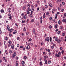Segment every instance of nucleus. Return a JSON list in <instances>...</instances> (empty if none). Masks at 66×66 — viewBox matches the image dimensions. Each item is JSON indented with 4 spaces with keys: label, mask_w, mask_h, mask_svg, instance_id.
I'll list each match as a JSON object with an SVG mask.
<instances>
[{
    "label": "nucleus",
    "mask_w": 66,
    "mask_h": 66,
    "mask_svg": "<svg viewBox=\"0 0 66 66\" xmlns=\"http://www.w3.org/2000/svg\"><path fill=\"white\" fill-rule=\"evenodd\" d=\"M27 6L28 7V10L27 11H30L31 10V9H30V4H28L27 5Z\"/></svg>",
    "instance_id": "1"
},
{
    "label": "nucleus",
    "mask_w": 66,
    "mask_h": 66,
    "mask_svg": "<svg viewBox=\"0 0 66 66\" xmlns=\"http://www.w3.org/2000/svg\"><path fill=\"white\" fill-rule=\"evenodd\" d=\"M30 48V46L29 45H28L27 47L26 48V49H29Z\"/></svg>",
    "instance_id": "2"
},
{
    "label": "nucleus",
    "mask_w": 66,
    "mask_h": 66,
    "mask_svg": "<svg viewBox=\"0 0 66 66\" xmlns=\"http://www.w3.org/2000/svg\"><path fill=\"white\" fill-rule=\"evenodd\" d=\"M55 56L56 57H60V55L59 54H58L57 53H56L55 54Z\"/></svg>",
    "instance_id": "3"
},
{
    "label": "nucleus",
    "mask_w": 66,
    "mask_h": 66,
    "mask_svg": "<svg viewBox=\"0 0 66 66\" xmlns=\"http://www.w3.org/2000/svg\"><path fill=\"white\" fill-rule=\"evenodd\" d=\"M46 39L47 42H49V41L50 40V39L48 37H47L46 38Z\"/></svg>",
    "instance_id": "4"
},
{
    "label": "nucleus",
    "mask_w": 66,
    "mask_h": 66,
    "mask_svg": "<svg viewBox=\"0 0 66 66\" xmlns=\"http://www.w3.org/2000/svg\"><path fill=\"white\" fill-rule=\"evenodd\" d=\"M11 48L12 49H14V45H11Z\"/></svg>",
    "instance_id": "5"
},
{
    "label": "nucleus",
    "mask_w": 66,
    "mask_h": 66,
    "mask_svg": "<svg viewBox=\"0 0 66 66\" xmlns=\"http://www.w3.org/2000/svg\"><path fill=\"white\" fill-rule=\"evenodd\" d=\"M57 42H58V43H60L61 42V40H60V39H58L57 40Z\"/></svg>",
    "instance_id": "6"
},
{
    "label": "nucleus",
    "mask_w": 66,
    "mask_h": 66,
    "mask_svg": "<svg viewBox=\"0 0 66 66\" xmlns=\"http://www.w3.org/2000/svg\"><path fill=\"white\" fill-rule=\"evenodd\" d=\"M22 65H24V64L25 63V62H24V61H23L22 62Z\"/></svg>",
    "instance_id": "7"
},
{
    "label": "nucleus",
    "mask_w": 66,
    "mask_h": 66,
    "mask_svg": "<svg viewBox=\"0 0 66 66\" xmlns=\"http://www.w3.org/2000/svg\"><path fill=\"white\" fill-rule=\"evenodd\" d=\"M16 33H17V31L16 30H15L13 32V34H15Z\"/></svg>",
    "instance_id": "8"
},
{
    "label": "nucleus",
    "mask_w": 66,
    "mask_h": 66,
    "mask_svg": "<svg viewBox=\"0 0 66 66\" xmlns=\"http://www.w3.org/2000/svg\"><path fill=\"white\" fill-rule=\"evenodd\" d=\"M1 12L2 13H4V10L3 9H2L1 10Z\"/></svg>",
    "instance_id": "9"
},
{
    "label": "nucleus",
    "mask_w": 66,
    "mask_h": 66,
    "mask_svg": "<svg viewBox=\"0 0 66 66\" xmlns=\"http://www.w3.org/2000/svg\"><path fill=\"white\" fill-rule=\"evenodd\" d=\"M42 64H43V62H42V61H41L40 62V64H39L40 65V66H42Z\"/></svg>",
    "instance_id": "10"
},
{
    "label": "nucleus",
    "mask_w": 66,
    "mask_h": 66,
    "mask_svg": "<svg viewBox=\"0 0 66 66\" xmlns=\"http://www.w3.org/2000/svg\"><path fill=\"white\" fill-rule=\"evenodd\" d=\"M30 11L31 12H33V11H34V9H30Z\"/></svg>",
    "instance_id": "11"
},
{
    "label": "nucleus",
    "mask_w": 66,
    "mask_h": 66,
    "mask_svg": "<svg viewBox=\"0 0 66 66\" xmlns=\"http://www.w3.org/2000/svg\"><path fill=\"white\" fill-rule=\"evenodd\" d=\"M13 55L14 56H15L16 55V52H14L13 54Z\"/></svg>",
    "instance_id": "12"
},
{
    "label": "nucleus",
    "mask_w": 66,
    "mask_h": 66,
    "mask_svg": "<svg viewBox=\"0 0 66 66\" xmlns=\"http://www.w3.org/2000/svg\"><path fill=\"white\" fill-rule=\"evenodd\" d=\"M26 17L27 16H26V15H24L23 16V18L24 19H27Z\"/></svg>",
    "instance_id": "13"
},
{
    "label": "nucleus",
    "mask_w": 66,
    "mask_h": 66,
    "mask_svg": "<svg viewBox=\"0 0 66 66\" xmlns=\"http://www.w3.org/2000/svg\"><path fill=\"white\" fill-rule=\"evenodd\" d=\"M5 40H7V39H8V38H7V37H6L5 38Z\"/></svg>",
    "instance_id": "14"
},
{
    "label": "nucleus",
    "mask_w": 66,
    "mask_h": 66,
    "mask_svg": "<svg viewBox=\"0 0 66 66\" xmlns=\"http://www.w3.org/2000/svg\"><path fill=\"white\" fill-rule=\"evenodd\" d=\"M55 18L56 19L57 18V15L56 14H55Z\"/></svg>",
    "instance_id": "15"
},
{
    "label": "nucleus",
    "mask_w": 66,
    "mask_h": 66,
    "mask_svg": "<svg viewBox=\"0 0 66 66\" xmlns=\"http://www.w3.org/2000/svg\"><path fill=\"white\" fill-rule=\"evenodd\" d=\"M27 14H30V12L29 11H27Z\"/></svg>",
    "instance_id": "16"
},
{
    "label": "nucleus",
    "mask_w": 66,
    "mask_h": 66,
    "mask_svg": "<svg viewBox=\"0 0 66 66\" xmlns=\"http://www.w3.org/2000/svg\"><path fill=\"white\" fill-rule=\"evenodd\" d=\"M12 16H11L9 17V19H10L11 20L12 19Z\"/></svg>",
    "instance_id": "17"
},
{
    "label": "nucleus",
    "mask_w": 66,
    "mask_h": 66,
    "mask_svg": "<svg viewBox=\"0 0 66 66\" xmlns=\"http://www.w3.org/2000/svg\"><path fill=\"white\" fill-rule=\"evenodd\" d=\"M49 6L50 7H52V4H49Z\"/></svg>",
    "instance_id": "18"
},
{
    "label": "nucleus",
    "mask_w": 66,
    "mask_h": 66,
    "mask_svg": "<svg viewBox=\"0 0 66 66\" xmlns=\"http://www.w3.org/2000/svg\"><path fill=\"white\" fill-rule=\"evenodd\" d=\"M8 43H9V44H12V42L11 41L9 40V41Z\"/></svg>",
    "instance_id": "19"
},
{
    "label": "nucleus",
    "mask_w": 66,
    "mask_h": 66,
    "mask_svg": "<svg viewBox=\"0 0 66 66\" xmlns=\"http://www.w3.org/2000/svg\"><path fill=\"white\" fill-rule=\"evenodd\" d=\"M31 41H32V39L31 38L29 40H28V42H31Z\"/></svg>",
    "instance_id": "20"
},
{
    "label": "nucleus",
    "mask_w": 66,
    "mask_h": 66,
    "mask_svg": "<svg viewBox=\"0 0 66 66\" xmlns=\"http://www.w3.org/2000/svg\"><path fill=\"white\" fill-rule=\"evenodd\" d=\"M50 42H51L52 41V38H51V37H50Z\"/></svg>",
    "instance_id": "21"
},
{
    "label": "nucleus",
    "mask_w": 66,
    "mask_h": 66,
    "mask_svg": "<svg viewBox=\"0 0 66 66\" xmlns=\"http://www.w3.org/2000/svg\"><path fill=\"white\" fill-rule=\"evenodd\" d=\"M55 41H57V37H56L55 38Z\"/></svg>",
    "instance_id": "22"
},
{
    "label": "nucleus",
    "mask_w": 66,
    "mask_h": 66,
    "mask_svg": "<svg viewBox=\"0 0 66 66\" xmlns=\"http://www.w3.org/2000/svg\"><path fill=\"white\" fill-rule=\"evenodd\" d=\"M25 21H26L25 20H22V23H24V22H25Z\"/></svg>",
    "instance_id": "23"
},
{
    "label": "nucleus",
    "mask_w": 66,
    "mask_h": 66,
    "mask_svg": "<svg viewBox=\"0 0 66 66\" xmlns=\"http://www.w3.org/2000/svg\"><path fill=\"white\" fill-rule=\"evenodd\" d=\"M57 24H56V25H55V28H57Z\"/></svg>",
    "instance_id": "24"
},
{
    "label": "nucleus",
    "mask_w": 66,
    "mask_h": 66,
    "mask_svg": "<svg viewBox=\"0 0 66 66\" xmlns=\"http://www.w3.org/2000/svg\"><path fill=\"white\" fill-rule=\"evenodd\" d=\"M57 33L58 34H60V33H61V31H59Z\"/></svg>",
    "instance_id": "25"
},
{
    "label": "nucleus",
    "mask_w": 66,
    "mask_h": 66,
    "mask_svg": "<svg viewBox=\"0 0 66 66\" xmlns=\"http://www.w3.org/2000/svg\"><path fill=\"white\" fill-rule=\"evenodd\" d=\"M51 49H53L54 48V46H51Z\"/></svg>",
    "instance_id": "26"
},
{
    "label": "nucleus",
    "mask_w": 66,
    "mask_h": 66,
    "mask_svg": "<svg viewBox=\"0 0 66 66\" xmlns=\"http://www.w3.org/2000/svg\"><path fill=\"white\" fill-rule=\"evenodd\" d=\"M32 31L34 33H35V29H33Z\"/></svg>",
    "instance_id": "27"
},
{
    "label": "nucleus",
    "mask_w": 66,
    "mask_h": 66,
    "mask_svg": "<svg viewBox=\"0 0 66 66\" xmlns=\"http://www.w3.org/2000/svg\"><path fill=\"white\" fill-rule=\"evenodd\" d=\"M49 28L50 29H51L52 28V26H51V25H50L49 27Z\"/></svg>",
    "instance_id": "28"
},
{
    "label": "nucleus",
    "mask_w": 66,
    "mask_h": 66,
    "mask_svg": "<svg viewBox=\"0 0 66 66\" xmlns=\"http://www.w3.org/2000/svg\"><path fill=\"white\" fill-rule=\"evenodd\" d=\"M10 27L7 28V30L9 31H10Z\"/></svg>",
    "instance_id": "29"
},
{
    "label": "nucleus",
    "mask_w": 66,
    "mask_h": 66,
    "mask_svg": "<svg viewBox=\"0 0 66 66\" xmlns=\"http://www.w3.org/2000/svg\"><path fill=\"white\" fill-rule=\"evenodd\" d=\"M30 17H32L33 16L32 14H30Z\"/></svg>",
    "instance_id": "30"
},
{
    "label": "nucleus",
    "mask_w": 66,
    "mask_h": 66,
    "mask_svg": "<svg viewBox=\"0 0 66 66\" xmlns=\"http://www.w3.org/2000/svg\"><path fill=\"white\" fill-rule=\"evenodd\" d=\"M49 12H47L46 13V15H49Z\"/></svg>",
    "instance_id": "31"
},
{
    "label": "nucleus",
    "mask_w": 66,
    "mask_h": 66,
    "mask_svg": "<svg viewBox=\"0 0 66 66\" xmlns=\"http://www.w3.org/2000/svg\"><path fill=\"white\" fill-rule=\"evenodd\" d=\"M62 49H63V48L62 47H60V50H62Z\"/></svg>",
    "instance_id": "32"
},
{
    "label": "nucleus",
    "mask_w": 66,
    "mask_h": 66,
    "mask_svg": "<svg viewBox=\"0 0 66 66\" xmlns=\"http://www.w3.org/2000/svg\"><path fill=\"white\" fill-rule=\"evenodd\" d=\"M58 23L59 24H61V21L60 20H59V21Z\"/></svg>",
    "instance_id": "33"
},
{
    "label": "nucleus",
    "mask_w": 66,
    "mask_h": 66,
    "mask_svg": "<svg viewBox=\"0 0 66 66\" xmlns=\"http://www.w3.org/2000/svg\"><path fill=\"white\" fill-rule=\"evenodd\" d=\"M58 54L59 55H61V53L60 52H58Z\"/></svg>",
    "instance_id": "34"
},
{
    "label": "nucleus",
    "mask_w": 66,
    "mask_h": 66,
    "mask_svg": "<svg viewBox=\"0 0 66 66\" xmlns=\"http://www.w3.org/2000/svg\"><path fill=\"white\" fill-rule=\"evenodd\" d=\"M23 10H25L26 9V7L24 6L23 7Z\"/></svg>",
    "instance_id": "35"
},
{
    "label": "nucleus",
    "mask_w": 66,
    "mask_h": 66,
    "mask_svg": "<svg viewBox=\"0 0 66 66\" xmlns=\"http://www.w3.org/2000/svg\"><path fill=\"white\" fill-rule=\"evenodd\" d=\"M45 7L46 8H47L48 7V6L47 5H45Z\"/></svg>",
    "instance_id": "36"
},
{
    "label": "nucleus",
    "mask_w": 66,
    "mask_h": 66,
    "mask_svg": "<svg viewBox=\"0 0 66 66\" xmlns=\"http://www.w3.org/2000/svg\"><path fill=\"white\" fill-rule=\"evenodd\" d=\"M65 35V33H62V35L63 36H64V35Z\"/></svg>",
    "instance_id": "37"
},
{
    "label": "nucleus",
    "mask_w": 66,
    "mask_h": 66,
    "mask_svg": "<svg viewBox=\"0 0 66 66\" xmlns=\"http://www.w3.org/2000/svg\"><path fill=\"white\" fill-rule=\"evenodd\" d=\"M64 50H62L61 52L62 54H63V53H64Z\"/></svg>",
    "instance_id": "38"
},
{
    "label": "nucleus",
    "mask_w": 66,
    "mask_h": 66,
    "mask_svg": "<svg viewBox=\"0 0 66 66\" xmlns=\"http://www.w3.org/2000/svg\"><path fill=\"white\" fill-rule=\"evenodd\" d=\"M66 19H63L62 20V21H63V22H65V20H66Z\"/></svg>",
    "instance_id": "39"
},
{
    "label": "nucleus",
    "mask_w": 66,
    "mask_h": 66,
    "mask_svg": "<svg viewBox=\"0 0 66 66\" xmlns=\"http://www.w3.org/2000/svg\"><path fill=\"white\" fill-rule=\"evenodd\" d=\"M50 20H52V17H50Z\"/></svg>",
    "instance_id": "40"
},
{
    "label": "nucleus",
    "mask_w": 66,
    "mask_h": 66,
    "mask_svg": "<svg viewBox=\"0 0 66 66\" xmlns=\"http://www.w3.org/2000/svg\"><path fill=\"white\" fill-rule=\"evenodd\" d=\"M31 7L32 8L33 7L34 8V6H33V5H31Z\"/></svg>",
    "instance_id": "41"
},
{
    "label": "nucleus",
    "mask_w": 66,
    "mask_h": 66,
    "mask_svg": "<svg viewBox=\"0 0 66 66\" xmlns=\"http://www.w3.org/2000/svg\"><path fill=\"white\" fill-rule=\"evenodd\" d=\"M24 15V13H22L21 14L22 16H23Z\"/></svg>",
    "instance_id": "42"
},
{
    "label": "nucleus",
    "mask_w": 66,
    "mask_h": 66,
    "mask_svg": "<svg viewBox=\"0 0 66 66\" xmlns=\"http://www.w3.org/2000/svg\"><path fill=\"white\" fill-rule=\"evenodd\" d=\"M9 53H12V51H9Z\"/></svg>",
    "instance_id": "43"
},
{
    "label": "nucleus",
    "mask_w": 66,
    "mask_h": 66,
    "mask_svg": "<svg viewBox=\"0 0 66 66\" xmlns=\"http://www.w3.org/2000/svg\"><path fill=\"white\" fill-rule=\"evenodd\" d=\"M37 3H38V4H39V2L38 1H37Z\"/></svg>",
    "instance_id": "44"
},
{
    "label": "nucleus",
    "mask_w": 66,
    "mask_h": 66,
    "mask_svg": "<svg viewBox=\"0 0 66 66\" xmlns=\"http://www.w3.org/2000/svg\"><path fill=\"white\" fill-rule=\"evenodd\" d=\"M24 58L25 60L27 59V56H25L24 57Z\"/></svg>",
    "instance_id": "45"
},
{
    "label": "nucleus",
    "mask_w": 66,
    "mask_h": 66,
    "mask_svg": "<svg viewBox=\"0 0 66 66\" xmlns=\"http://www.w3.org/2000/svg\"><path fill=\"white\" fill-rule=\"evenodd\" d=\"M2 34V31L1 30H0V34Z\"/></svg>",
    "instance_id": "46"
},
{
    "label": "nucleus",
    "mask_w": 66,
    "mask_h": 66,
    "mask_svg": "<svg viewBox=\"0 0 66 66\" xmlns=\"http://www.w3.org/2000/svg\"><path fill=\"white\" fill-rule=\"evenodd\" d=\"M51 63V61H48V64H50Z\"/></svg>",
    "instance_id": "47"
},
{
    "label": "nucleus",
    "mask_w": 66,
    "mask_h": 66,
    "mask_svg": "<svg viewBox=\"0 0 66 66\" xmlns=\"http://www.w3.org/2000/svg\"><path fill=\"white\" fill-rule=\"evenodd\" d=\"M45 64H47L48 63L47 62V61L45 62Z\"/></svg>",
    "instance_id": "48"
},
{
    "label": "nucleus",
    "mask_w": 66,
    "mask_h": 66,
    "mask_svg": "<svg viewBox=\"0 0 66 66\" xmlns=\"http://www.w3.org/2000/svg\"><path fill=\"white\" fill-rule=\"evenodd\" d=\"M62 28H63V27H62V26H61L60 27V29H62Z\"/></svg>",
    "instance_id": "49"
},
{
    "label": "nucleus",
    "mask_w": 66,
    "mask_h": 66,
    "mask_svg": "<svg viewBox=\"0 0 66 66\" xmlns=\"http://www.w3.org/2000/svg\"><path fill=\"white\" fill-rule=\"evenodd\" d=\"M8 16H11V14L10 13H9L8 14Z\"/></svg>",
    "instance_id": "50"
},
{
    "label": "nucleus",
    "mask_w": 66,
    "mask_h": 66,
    "mask_svg": "<svg viewBox=\"0 0 66 66\" xmlns=\"http://www.w3.org/2000/svg\"><path fill=\"white\" fill-rule=\"evenodd\" d=\"M39 8L38 7L37 9V11H39Z\"/></svg>",
    "instance_id": "51"
},
{
    "label": "nucleus",
    "mask_w": 66,
    "mask_h": 66,
    "mask_svg": "<svg viewBox=\"0 0 66 66\" xmlns=\"http://www.w3.org/2000/svg\"><path fill=\"white\" fill-rule=\"evenodd\" d=\"M34 19H32L31 20V22H34Z\"/></svg>",
    "instance_id": "52"
},
{
    "label": "nucleus",
    "mask_w": 66,
    "mask_h": 66,
    "mask_svg": "<svg viewBox=\"0 0 66 66\" xmlns=\"http://www.w3.org/2000/svg\"><path fill=\"white\" fill-rule=\"evenodd\" d=\"M53 46H55L56 45L54 43H53Z\"/></svg>",
    "instance_id": "53"
},
{
    "label": "nucleus",
    "mask_w": 66,
    "mask_h": 66,
    "mask_svg": "<svg viewBox=\"0 0 66 66\" xmlns=\"http://www.w3.org/2000/svg\"><path fill=\"white\" fill-rule=\"evenodd\" d=\"M58 10H61V8H60V7H58Z\"/></svg>",
    "instance_id": "54"
},
{
    "label": "nucleus",
    "mask_w": 66,
    "mask_h": 66,
    "mask_svg": "<svg viewBox=\"0 0 66 66\" xmlns=\"http://www.w3.org/2000/svg\"><path fill=\"white\" fill-rule=\"evenodd\" d=\"M62 4H63V5H64V4H65V3L64 2H62Z\"/></svg>",
    "instance_id": "55"
},
{
    "label": "nucleus",
    "mask_w": 66,
    "mask_h": 66,
    "mask_svg": "<svg viewBox=\"0 0 66 66\" xmlns=\"http://www.w3.org/2000/svg\"><path fill=\"white\" fill-rule=\"evenodd\" d=\"M29 21V19H28L26 21L27 23H28V21Z\"/></svg>",
    "instance_id": "56"
},
{
    "label": "nucleus",
    "mask_w": 66,
    "mask_h": 66,
    "mask_svg": "<svg viewBox=\"0 0 66 66\" xmlns=\"http://www.w3.org/2000/svg\"><path fill=\"white\" fill-rule=\"evenodd\" d=\"M13 31V29L12 28L10 29V32H12Z\"/></svg>",
    "instance_id": "57"
},
{
    "label": "nucleus",
    "mask_w": 66,
    "mask_h": 66,
    "mask_svg": "<svg viewBox=\"0 0 66 66\" xmlns=\"http://www.w3.org/2000/svg\"><path fill=\"white\" fill-rule=\"evenodd\" d=\"M64 9H63L61 10V12H63L64 11Z\"/></svg>",
    "instance_id": "58"
},
{
    "label": "nucleus",
    "mask_w": 66,
    "mask_h": 66,
    "mask_svg": "<svg viewBox=\"0 0 66 66\" xmlns=\"http://www.w3.org/2000/svg\"><path fill=\"white\" fill-rule=\"evenodd\" d=\"M17 47H19V45L17 44Z\"/></svg>",
    "instance_id": "59"
},
{
    "label": "nucleus",
    "mask_w": 66,
    "mask_h": 66,
    "mask_svg": "<svg viewBox=\"0 0 66 66\" xmlns=\"http://www.w3.org/2000/svg\"><path fill=\"white\" fill-rule=\"evenodd\" d=\"M3 60H5V57H3Z\"/></svg>",
    "instance_id": "60"
},
{
    "label": "nucleus",
    "mask_w": 66,
    "mask_h": 66,
    "mask_svg": "<svg viewBox=\"0 0 66 66\" xmlns=\"http://www.w3.org/2000/svg\"><path fill=\"white\" fill-rule=\"evenodd\" d=\"M2 62V60L1 59H0V63H1Z\"/></svg>",
    "instance_id": "61"
},
{
    "label": "nucleus",
    "mask_w": 66,
    "mask_h": 66,
    "mask_svg": "<svg viewBox=\"0 0 66 66\" xmlns=\"http://www.w3.org/2000/svg\"><path fill=\"white\" fill-rule=\"evenodd\" d=\"M29 34V32H27L26 34V35H28Z\"/></svg>",
    "instance_id": "62"
},
{
    "label": "nucleus",
    "mask_w": 66,
    "mask_h": 66,
    "mask_svg": "<svg viewBox=\"0 0 66 66\" xmlns=\"http://www.w3.org/2000/svg\"><path fill=\"white\" fill-rule=\"evenodd\" d=\"M46 57H47V56H45L44 57V59H46Z\"/></svg>",
    "instance_id": "63"
},
{
    "label": "nucleus",
    "mask_w": 66,
    "mask_h": 66,
    "mask_svg": "<svg viewBox=\"0 0 66 66\" xmlns=\"http://www.w3.org/2000/svg\"><path fill=\"white\" fill-rule=\"evenodd\" d=\"M64 16H65V17H66V13H65L64 14Z\"/></svg>",
    "instance_id": "64"
}]
</instances>
